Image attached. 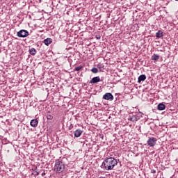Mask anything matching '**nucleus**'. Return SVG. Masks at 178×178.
Instances as JSON below:
<instances>
[{"instance_id":"f257e3e1","label":"nucleus","mask_w":178,"mask_h":178,"mask_svg":"<svg viewBox=\"0 0 178 178\" xmlns=\"http://www.w3.org/2000/svg\"><path fill=\"white\" fill-rule=\"evenodd\" d=\"M116 165H118V161L115 159V158L109 157L104 161L102 166H103L106 170H113V168H115Z\"/></svg>"},{"instance_id":"f03ea898","label":"nucleus","mask_w":178,"mask_h":178,"mask_svg":"<svg viewBox=\"0 0 178 178\" xmlns=\"http://www.w3.org/2000/svg\"><path fill=\"white\" fill-rule=\"evenodd\" d=\"M54 170L55 172H58V173H60V172H63V170H65V163L59 160L56 161Z\"/></svg>"},{"instance_id":"7ed1b4c3","label":"nucleus","mask_w":178,"mask_h":178,"mask_svg":"<svg viewBox=\"0 0 178 178\" xmlns=\"http://www.w3.org/2000/svg\"><path fill=\"white\" fill-rule=\"evenodd\" d=\"M17 35L20 38H25V37H29V31L27 30L22 29L17 33Z\"/></svg>"},{"instance_id":"20e7f679","label":"nucleus","mask_w":178,"mask_h":178,"mask_svg":"<svg viewBox=\"0 0 178 178\" xmlns=\"http://www.w3.org/2000/svg\"><path fill=\"white\" fill-rule=\"evenodd\" d=\"M156 141H158V140H156V138L151 137L149 138L147 143L149 147H155V145H156Z\"/></svg>"},{"instance_id":"39448f33","label":"nucleus","mask_w":178,"mask_h":178,"mask_svg":"<svg viewBox=\"0 0 178 178\" xmlns=\"http://www.w3.org/2000/svg\"><path fill=\"white\" fill-rule=\"evenodd\" d=\"M103 99H106L107 101H113V95H111V93L108 92L103 96Z\"/></svg>"},{"instance_id":"423d86ee","label":"nucleus","mask_w":178,"mask_h":178,"mask_svg":"<svg viewBox=\"0 0 178 178\" xmlns=\"http://www.w3.org/2000/svg\"><path fill=\"white\" fill-rule=\"evenodd\" d=\"M99 81H101V78L99 76H95L90 80V83L96 84L97 83H99Z\"/></svg>"},{"instance_id":"0eeeda50","label":"nucleus","mask_w":178,"mask_h":178,"mask_svg":"<svg viewBox=\"0 0 178 178\" xmlns=\"http://www.w3.org/2000/svg\"><path fill=\"white\" fill-rule=\"evenodd\" d=\"M30 124L32 127H37L38 126V120L37 119L31 120Z\"/></svg>"},{"instance_id":"6e6552de","label":"nucleus","mask_w":178,"mask_h":178,"mask_svg":"<svg viewBox=\"0 0 178 178\" xmlns=\"http://www.w3.org/2000/svg\"><path fill=\"white\" fill-rule=\"evenodd\" d=\"M147 79V76L145 74L140 75L138 78V83H141V81H145Z\"/></svg>"},{"instance_id":"1a4fd4ad","label":"nucleus","mask_w":178,"mask_h":178,"mask_svg":"<svg viewBox=\"0 0 178 178\" xmlns=\"http://www.w3.org/2000/svg\"><path fill=\"white\" fill-rule=\"evenodd\" d=\"M81 134H83V131L81 129H76L74 132V137H76V138L80 137V136H81Z\"/></svg>"},{"instance_id":"9d476101","label":"nucleus","mask_w":178,"mask_h":178,"mask_svg":"<svg viewBox=\"0 0 178 178\" xmlns=\"http://www.w3.org/2000/svg\"><path fill=\"white\" fill-rule=\"evenodd\" d=\"M165 108H166V106H165L163 103H160L157 106V109L159 111H165Z\"/></svg>"},{"instance_id":"9b49d317","label":"nucleus","mask_w":178,"mask_h":178,"mask_svg":"<svg viewBox=\"0 0 178 178\" xmlns=\"http://www.w3.org/2000/svg\"><path fill=\"white\" fill-rule=\"evenodd\" d=\"M43 42H44V45H47L48 47V45H49L52 42V39L47 38V39H45L44 40Z\"/></svg>"},{"instance_id":"f8f14e48","label":"nucleus","mask_w":178,"mask_h":178,"mask_svg":"<svg viewBox=\"0 0 178 178\" xmlns=\"http://www.w3.org/2000/svg\"><path fill=\"white\" fill-rule=\"evenodd\" d=\"M156 38H162L163 37V32L162 31H159L156 33Z\"/></svg>"},{"instance_id":"ddd939ff","label":"nucleus","mask_w":178,"mask_h":178,"mask_svg":"<svg viewBox=\"0 0 178 178\" xmlns=\"http://www.w3.org/2000/svg\"><path fill=\"white\" fill-rule=\"evenodd\" d=\"M129 120L131 122H137L138 119L137 118V115H132L129 118H128Z\"/></svg>"},{"instance_id":"4468645a","label":"nucleus","mask_w":178,"mask_h":178,"mask_svg":"<svg viewBox=\"0 0 178 178\" xmlns=\"http://www.w3.org/2000/svg\"><path fill=\"white\" fill-rule=\"evenodd\" d=\"M159 60V55L154 54L152 56V60Z\"/></svg>"},{"instance_id":"2eb2a0df","label":"nucleus","mask_w":178,"mask_h":178,"mask_svg":"<svg viewBox=\"0 0 178 178\" xmlns=\"http://www.w3.org/2000/svg\"><path fill=\"white\" fill-rule=\"evenodd\" d=\"M29 54L34 56L35 54H37V50L35 48H31L29 49Z\"/></svg>"},{"instance_id":"dca6fc26","label":"nucleus","mask_w":178,"mask_h":178,"mask_svg":"<svg viewBox=\"0 0 178 178\" xmlns=\"http://www.w3.org/2000/svg\"><path fill=\"white\" fill-rule=\"evenodd\" d=\"M47 119L48 120H52V119H54V116H52L51 114H47Z\"/></svg>"},{"instance_id":"f3484780","label":"nucleus","mask_w":178,"mask_h":178,"mask_svg":"<svg viewBox=\"0 0 178 178\" xmlns=\"http://www.w3.org/2000/svg\"><path fill=\"white\" fill-rule=\"evenodd\" d=\"M81 69H83V66H81V65L75 67V70H76V72H80V70H81Z\"/></svg>"},{"instance_id":"a211bd4d","label":"nucleus","mask_w":178,"mask_h":178,"mask_svg":"<svg viewBox=\"0 0 178 178\" xmlns=\"http://www.w3.org/2000/svg\"><path fill=\"white\" fill-rule=\"evenodd\" d=\"M92 72V73H98V68L97 67H93L92 70H91Z\"/></svg>"},{"instance_id":"6ab92c4d","label":"nucleus","mask_w":178,"mask_h":178,"mask_svg":"<svg viewBox=\"0 0 178 178\" xmlns=\"http://www.w3.org/2000/svg\"><path fill=\"white\" fill-rule=\"evenodd\" d=\"M35 174H34V176H38V175H40V172H38V169L35 168Z\"/></svg>"},{"instance_id":"aec40b11","label":"nucleus","mask_w":178,"mask_h":178,"mask_svg":"<svg viewBox=\"0 0 178 178\" xmlns=\"http://www.w3.org/2000/svg\"><path fill=\"white\" fill-rule=\"evenodd\" d=\"M96 38H97V40H101V37L100 36H99V37L97 36Z\"/></svg>"},{"instance_id":"412c9836","label":"nucleus","mask_w":178,"mask_h":178,"mask_svg":"<svg viewBox=\"0 0 178 178\" xmlns=\"http://www.w3.org/2000/svg\"><path fill=\"white\" fill-rule=\"evenodd\" d=\"M42 176H45V172H42Z\"/></svg>"},{"instance_id":"4be33fe9","label":"nucleus","mask_w":178,"mask_h":178,"mask_svg":"<svg viewBox=\"0 0 178 178\" xmlns=\"http://www.w3.org/2000/svg\"><path fill=\"white\" fill-rule=\"evenodd\" d=\"M152 173H155V170H153Z\"/></svg>"},{"instance_id":"5701e85b","label":"nucleus","mask_w":178,"mask_h":178,"mask_svg":"<svg viewBox=\"0 0 178 178\" xmlns=\"http://www.w3.org/2000/svg\"><path fill=\"white\" fill-rule=\"evenodd\" d=\"M175 1H178V0H175Z\"/></svg>"}]
</instances>
